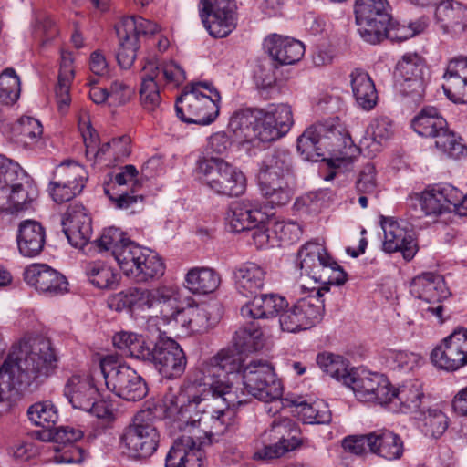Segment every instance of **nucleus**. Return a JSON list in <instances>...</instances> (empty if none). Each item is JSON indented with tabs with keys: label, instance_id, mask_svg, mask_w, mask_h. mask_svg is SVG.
Instances as JSON below:
<instances>
[{
	"label": "nucleus",
	"instance_id": "f257e3e1",
	"mask_svg": "<svg viewBox=\"0 0 467 467\" xmlns=\"http://www.w3.org/2000/svg\"><path fill=\"white\" fill-rule=\"evenodd\" d=\"M57 359L49 340L41 338L32 344L20 342L12 347L0 367V401L3 388L26 389L33 383H41L52 375Z\"/></svg>",
	"mask_w": 467,
	"mask_h": 467
},
{
	"label": "nucleus",
	"instance_id": "f03ea898",
	"mask_svg": "<svg viewBox=\"0 0 467 467\" xmlns=\"http://www.w3.org/2000/svg\"><path fill=\"white\" fill-rule=\"evenodd\" d=\"M297 150L309 161H318L324 157V150L331 151L337 166L351 163L358 153V147L341 126L322 123L310 126L298 137Z\"/></svg>",
	"mask_w": 467,
	"mask_h": 467
},
{
	"label": "nucleus",
	"instance_id": "7ed1b4c3",
	"mask_svg": "<svg viewBox=\"0 0 467 467\" xmlns=\"http://www.w3.org/2000/svg\"><path fill=\"white\" fill-rule=\"evenodd\" d=\"M294 177L293 157L283 149L265 154L260 164L258 182L262 195L272 206H283L292 198L289 181Z\"/></svg>",
	"mask_w": 467,
	"mask_h": 467
},
{
	"label": "nucleus",
	"instance_id": "20e7f679",
	"mask_svg": "<svg viewBox=\"0 0 467 467\" xmlns=\"http://www.w3.org/2000/svg\"><path fill=\"white\" fill-rule=\"evenodd\" d=\"M221 95L210 82H192L176 100L177 116L186 123L208 125L219 115Z\"/></svg>",
	"mask_w": 467,
	"mask_h": 467
},
{
	"label": "nucleus",
	"instance_id": "39448f33",
	"mask_svg": "<svg viewBox=\"0 0 467 467\" xmlns=\"http://www.w3.org/2000/svg\"><path fill=\"white\" fill-rule=\"evenodd\" d=\"M243 366L242 352L234 348H223L215 356L202 362L199 368L201 374L197 381L200 387H208L228 404L242 402L234 387L225 379L228 374L238 372Z\"/></svg>",
	"mask_w": 467,
	"mask_h": 467
},
{
	"label": "nucleus",
	"instance_id": "423d86ee",
	"mask_svg": "<svg viewBox=\"0 0 467 467\" xmlns=\"http://www.w3.org/2000/svg\"><path fill=\"white\" fill-rule=\"evenodd\" d=\"M212 397H218L208 387L188 386L177 394H166L162 400L165 417L171 419L175 428L190 422L200 421L206 416H212L206 411Z\"/></svg>",
	"mask_w": 467,
	"mask_h": 467
},
{
	"label": "nucleus",
	"instance_id": "0eeeda50",
	"mask_svg": "<svg viewBox=\"0 0 467 467\" xmlns=\"http://www.w3.org/2000/svg\"><path fill=\"white\" fill-rule=\"evenodd\" d=\"M198 180L218 195L239 196L246 187L244 173L222 158L203 157L197 161Z\"/></svg>",
	"mask_w": 467,
	"mask_h": 467
},
{
	"label": "nucleus",
	"instance_id": "6e6552de",
	"mask_svg": "<svg viewBox=\"0 0 467 467\" xmlns=\"http://www.w3.org/2000/svg\"><path fill=\"white\" fill-rule=\"evenodd\" d=\"M115 260L124 275L139 284L162 276L165 270L157 254L130 240L122 248L117 249Z\"/></svg>",
	"mask_w": 467,
	"mask_h": 467
},
{
	"label": "nucleus",
	"instance_id": "1a4fd4ad",
	"mask_svg": "<svg viewBox=\"0 0 467 467\" xmlns=\"http://www.w3.org/2000/svg\"><path fill=\"white\" fill-rule=\"evenodd\" d=\"M105 384L118 397L129 401L142 400L148 392L143 379L130 367L121 364L118 358L109 355L100 361Z\"/></svg>",
	"mask_w": 467,
	"mask_h": 467
},
{
	"label": "nucleus",
	"instance_id": "9d476101",
	"mask_svg": "<svg viewBox=\"0 0 467 467\" xmlns=\"http://www.w3.org/2000/svg\"><path fill=\"white\" fill-rule=\"evenodd\" d=\"M121 441L130 457L146 459L157 450L160 433L155 426V416L151 410L139 411L133 418L122 437Z\"/></svg>",
	"mask_w": 467,
	"mask_h": 467
},
{
	"label": "nucleus",
	"instance_id": "9b49d317",
	"mask_svg": "<svg viewBox=\"0 0 467 467\" xmlns=\"http://www.w3.org/2000/svg\"><path fill=\"white\" fill-rule=\"evenodd\" d=\"M355 15L358 31L364 41L375 45L384 39L391 21L387 0H356Z\"/></svg>",
	"mask_w": 467,
	"mask_h": 467
},
{
	"label": "nucleus",
	"instance_id": "f8f14e48",
	"mask_svg": "<svg viewBox=\"0 0 467 467\" xmlns=\"http://www.w3.org/2000/svg\"><path fill=\"white\" fill-rule=\"evenodd\" d=\"M323 296L308 294L285 310L279 317L281 329L288 333H300L318 324L325 311Z\"/></svg>",
	"mask_w": 467,
	"mask_h": 467
},
{
	"label": "nucleus",
	"instance_id": "ddd939ff",
	"mask_svg": "<svg viewBox=\"0 0 467 467\" xmlns=\"http://www.w3.org/2000/svg\"><path fill=\"white\" fill-rule=\"evenodd\" d=\"M212 416H206L205 419L196 422H190L177 427L182 431L168 453L175 457H188L196 461H204V451L202 446L213 442V437L215 436L214 430L211 425Z\"/></svg>",
	"mask_w": 467,
	"mask_h": 467
},
{
	"label": "nucleus",
	"instance_id": "4468645a",
	"mask_svg": "<svg viewBox=\"0 0 467 467\" xmlns=\"http://www.w3.org/2000/svg\"><path fill=\"white\" fill-rule=\"evenodd\" d=\"M243 381L247 393L265 402L282 397V383L266 361L252 360L246 365L243 369Z\"/></svg>",
	"mask_w": 467,
	"mask_h": 467
},
{
	"label": "nucleus",
	"instance_id": "2eb2a0df",
	"mask_svg": "<svg viewBox=\"0 0 467 467\" xmlns=\"http://www.w3.org/2000/svg\"><path fill=\"white\" fill-rule=\"evenodd\" d=\"M138 175L134 165H125L104 185L105 194L117 208L130 209L142 204L144 198L139 193L141 182Z\"/></svg>",
	"mask_w": 467,
	"mask_h": 467
},
{
	"label": "nucleus",
	"instance_id": "dca6fc26",
	"mask_svg": "<svg viewBox=\"0 0 467 467\" xmlns=\"http://www.w3.org/2000/svg\"><path fill=\"white\" fill-rule=\"evenodd\" d=\"M234 0H201L200 16L213 37L227 36L236 26Z\"/></svg>",
	"mask_w": 467,
	"mask_h": 467
},
{
	"label": "nucleus",
	"instance_id": "f3484780",
	"mask_svg": "<svg viewBox=\"0 0 467 467\" xmlns=\"http://www.w3.org/2000/svg\"><path fill=\"white\" fill-rule=\"evenodd\" d=\"M432 364L440 369L456 371L467 366V328L458 327L431 353Z\"/></svg>",
	"mask_w": 467,
	"mask_h": 467
},
{
	"label": "nucleus",
	"instance_id": "a211bd4d",
	"mask_svg": "<svg viewBox=\"0 0 467 467\" xmlns=\"http://www.w3.org/2000/svg\"><path fill=\"white\" fill-rule=\"evenodd\" d=\"M346 386L353 390L358 400L364 402L388 403L391 396L388 379L381 374L365 369L352 371V376L346 379Z\"/></svg>",
	"mask_w": 467,
	"mask_h": 467
},
{
	"label": "nucleus",
	"instance_id": "6ab92c4d",
	"mask_svg": "<svg viewBox=\"0 0 467 467\" xmlns=\"http://www.w3.org/2000/svg\"><path fill=\"white\" fill-rule=\"evenodd\" d=\"M150 361L166 379L182 376L187 366V358L181 346L175 340L162 336L155 343Z\"/></svg>",
	"mask_w": 467,
	"mask_h": 467
},
{
	"label": "nucleus",
	"instance_id": "aec40b11",
	"mask_svg": "<svg viewBox=\"0 0 467 467\" xmlns=\"http://www.w3.org/2000/svg\"><path fill=\"white\" fill-rule=\"evenodd\" d=\"M292 432H296V428L291 419L275 420L263 436L264 441H274V443L265 445L255 453V456L258 459H274L296 448L300 442L292 435Z\"/></svg>",
	"mask_w": 467,
	"mask_h": 467
},
{
	"label": "nucleus",
	"instance_id": "412c9836",
	"mask_svg": "<svg viewBox=\"0 0 467 467\" xmlns=\"http://www.w3.org/2000/svg\"><path fill=\"white\" fill-rule=\"evenodd\" d=\"M62 227L68 242L74 247L82 248L92 235L91 218L85 207L78 202L68 206L62 219Z\"/></svg>",
	"mask_w": 467,
	"mask_h": 467
},
{
	"label": "nucleus",
	"instance_id": "4be33fe9",
	"mask_svg": "<svg viewBox=\"0 0 467 467\" xmlns=\"http://www.w3.org/2000/svg\"><path fill=\"white\" fill-rule=\"evenodd\" d=\"M225 219L230 231L241 233L265 222L267 214L261 211L257 201L244 199L232 203Z\"/></svg>",
	"mask_w": 467,
	"mask_h": 467
},
{
	"label": "nucleus",
	"instance_id": "5701e85b",
	"mask_svg": "<svg viewBox=\"0 0 467 467\" xmlns=\"http://www.w3.org/2000/svg\"><path fill=\"white\" fill-rule=\"evenodd\" d=\"M24 280L38 292H68L67 278L47 265L32 264L24 271Z\"/></svg>",
	"mask_w": 467,
	"mask_h": 467
},
{
	"label": "nucleus",
	"instance_id": "b1692460",
	"mask_svg": "<svg viewBox=\"0 0 467 467\" xmlns=\"http://www.w3.org/2000/svg\"><path fill=\"white\" fill-rule=\"evenodd\" d=\"M368 451L388 462L399 461L405 452V444L398 433L381 428L369 432Z\"/></svg>",
	"mask_w": 467,
	"mask_h": 467
},
{
	"label": "nucleus",
	"instance_id": "393cba45",
	"mask_svg": "<svg viewBox=\"0 0 467 467\" xmlns=\"http://www.w3.org/2000/svg\"><path fill=\"white\" fill-rule=\"evenodd\" d=\"M442 88L447 97L460 103H467V57L451 59L443 75Z\"/></svg>",
	"mask_w": 467,
	"mask_h": 467
},
{
	"label": "nucleus",
	"instance_id": "a878e982",
	"mask_svg": "<svg viewBox=\"0 0 467 467\" xmlns=\"http://www.w3.org/2000/svg\"><path fill=\"white\" fill-rule=\"evenodd\" d=\"M384 232L383 250L387 253L401 252L406 260H411L417 251V244L411 233L391 219H385L382 223Z\"/></svg>",
	"mask_w": 467,
	"mask_h": 467
},
{
	"label": "nucleus",
	"instance_id": "bb28decb",
	"mask_svg": "<svg viewBox=\"0 0 467 467\" xmlns=\"http://www.w3.org/2000/svg\"><path fill=\"white\" fill-rule=\"evenodd\" d=\"M436 22L446 34L461 36L467 29V7L454 0L441 2L435 11Z\"/></svg>",
	"mask_w": 467,
	"mask_h": 467
},
{
	"label": "nucleus",
	"instance_id": "cd10ccee",
	"mask_svg": "<svg viewBox=\"0 0 467 467\" xmlns=\"http://www.w3.org/2000/svg\"><path fill=\"white\" fill-rule=\"evenodd\" d=\"M264 46L273 60L280 65H292L299 61L305 52L302 42L276 34L265 38Z\"/></svg>",
	"mask_w": 467,
	"mask_h": 467
},
{
	"label": "nucleus",
	"instance_id": "c85d7f7f",
	"mask_svg": "<svg viewBox=\"0 0 467 467\" xmlns=\"http://www.w3.org/2000/svg\"><path fill=\"white\" fill-rule=\"evenodd\" d=\"M64 395L75 409L90 408L93 400L99 393L92 379L85 375H73L67 381Z\"/></svg>",
	"mask_w": 467,
	"mask_h": 467
},
{
	"label": "nucleus",
	"instance_id": "c756f323",
	"mask_svg": "<svg viewBox=\"0 0 467 467\" xmlns=\"http://www.w3.org/2000/svg\"><path fill=\"white\" fill-rule=\"evenodd\" d=\"M46 233L42 224L35 220L19 223L16 241L20 254L26 257L38 255L44 248Z\"/></svg>",
	"mask_w": 467,
	"mask_h": 467
},
{
	"label": "nucleus",
	"instance_id": "7c9ffc66",
	"mask_svg": "<svg viewBox=\"0 0 467 467\" xmlns=\"http://www.w3.org/2000/svg\"><path fill=\"white\" fill-rule=\"evenodd\" d=\"M160 70L156 62L146 61L141 75L140 102L144 109L153 112L161 108Z\"/></svg>",
	"mask_w": 467,
	"mask_h": 467
},
{
	"label": "nucleus",
	"instance_id": "2f4dec72",
	"mask_svg": "<svg viewBox=\"0 0 467 467\" xmlns=\"http://www.w3.org/2000/svg\"><path fill=\"white\" fill-rule=\"evenodd\" d=\"M349 78L352 94L358 106L366 111L374 109L378 102V92L368 73L356 68Z\"/></svg>",
	"mask_w": 467,
	"mask_h": 467
},
{
	"label": "nucleus",
	"instance_id": "473e14b6",
	"mask_svg": "<svg viewBox=\"0 0 467 467\" xmlns=\"http://www.w3.org/2000/svg\"><path fill=\"white\" fill-rule=\"evenodd\" d=\"M222 284L221 275L208 266H194L185 274L183 286L189 292H216Z\"/></svg>",
	"mask_w": 467,
	"mask_h": 467
},
{
	"label": "nucleus",
	"instance_id": "72a5a7b5",
	"mask_svg": "<svg viewBox=\"0 0 467 467\" xmlns=\"http://www.w3.org/2000/svg\"><path fill=\"white\" fill-rule=\"evenodd\" d=\"M73 61L74 58L71 52H61V62L58 74V80L55 88L57 108L61 113H65L67 111L71 102L69 90L71 83L75 77Z\"/></svg>",
	"mask_w": 467,
	"mask_h": 467
},
{
	"label": "nucleus",
	"instance_id": "f704fd0d",
	"mask_svg": "<svg viewBox=\"0 0 467 467\" xmlns=\"http://www.w3.org/2000/svg\"><path fill=\"white\" fill-rule=\"evenodd\" d=\"M297 257L301 270L313 279L331 258L324 244L316 241L306 242L297 252Z\"/></svg>",
	"mask_w": 467,
	"mask_h": 467
},
{
	"label": "nucleus",
	"instance_id": "c9c22d12",
	"mask_svg": "<svg viewBox=\"0 0 467 467\" xmlns=\"http://www.w3.org/2000/svg\"><path fill=\"white\" fill-rule=\"evenodd\" d=\"M113 344L122 354L138 359L150 361L153 348L145 338L132 332H119L113 337Z\"/></svg>",
	"mask_w": 467,
	"mask_h": 467
},
{
	"label": "nucleus",
	"instance_id": "e433bc0d",
	"mask_svg": "<svg viewBox=\"0 0 467 467\" xmlns=\"http://www.w3.org/2000/svg\"><path fill=\"white\" fill-rule=\"evenodd\" d=\"M446 126L447 121L433 107L422 109L411 121L414 131L426 138H435Z\"/></svg>",
	"mask_w": 467,
	"mask_h": 467
},
{
	"label": "nucleus",
	"instance_id": "4c0bfd02",
	"mask_svg": "<svg viewBox=\"0 0 467 467\" xmlns=\"http://www.w3.org/2000/svg\"><path fill=\"white\" fill-rule=\"evenodd\" d=\"M19 175V180L10 183L8 210L12 213L26 211L31 207L32 202L37 197V190L29 182L23 183L24 173Z\"/></svg>",
	"mask_w": 467,
	"mask_h": 467
},
{
	"label": "nucleus",
	"instance_id": "58836bf2",
	"mask_svg": "<svg viewBox=\"0 0 467 467\" xmlns=\"http://www.w3.org/2000/svg\"><path fill=\"white\" fill-rule=\"evenodd\" d=\"M265 272L254 263H245L234 271L237 289L254 292L264 286Z\"/></svg>",
	"mask_w": 467,
	"mask_h": 467
},
{
	"label": "nucleus",
	"instance_id": "ea45409f",
	"mask_svg": "<svg viewBox=\"0 0 467 467\" xmlns=\"http://www.w3.org/2000/svg\"><path fill=\"white\" fill-rule=\"evenodd\" d=\"M186 315L188 328L193 333H200L208 327V322L213 317H218L222 315V306L217 302H213L202 303L194 308L192 304L191 306H188Z\"/></svg>",
	"mask_w": 467,
	"mask_h": 467
},
{
	"label": "nucleus",
	"instance_id": "a19ab883",
	"mask_svg": "<svg viewBox=\"0 0 467 467\" xmlns=\"http://www.w3.org/2000/svg\"><path fill=\"white\" fill-rule=\"evenodd\" d=\"M234 342L242 353L256 352L265 346L264 333L257 324L251 323L235 332Z\"/></svg>",
	"mask_w": 467,
	"mask_h": 467
},
{
	"label": "nucleus",
	"instance_id": "79ce46f5",
	"mask_svg": "<svg viewBox=\"0 0 467 467\" xmlns=\"http://www.w3.org/2000/svg\"><path fill=\"white\" fill-rule=\"evenodd\" d=\"M296 412L306 424H327L331 421V411L328 404L322 400L313 402L295 401Z\"/></svg>",
	"mask_w": 467,
	"mask_h": 467
},
{
	"label": "nucleus",
	"instance_id": "37998d69",
	"mask_svg": "<svg viewBox=\"0 0 467 467\" xmlns=\"http://www.w3.org/2000/svg\"><path fill=\"white\" fill-rule=\"evenodd\" d=\"M419 307L428 317H435L442 324L450 317L451 296L441 294H420Z\"/></svg>",
	"mask_w": 467,
	"mask_h": 467
},
{
	"label": "nucleus",
	"instance_id": "c03bdc74",
	"mask_svg": "<svg viewBox=\"0 0 467 467\" xmlns=\"http://www.w3.org/2000/svg\"><path fill=\"white\" fill-rule=\"evenodd\" d=\"M86 274L89 282L98 289H116L119 275L106 264L97 261L86 266Z\"/></svg>",
	"mask_w": 467,
	"mask_h": 467
},
{
	"label": "nucleus",
	"instance_id": "a18cd8bd",
	"mask_svg": "<svg viewBox=\"0 0 467 467\" xmlns=\"http://www.w3.org/2000/svg\"><path fill=\"white\" fill-rule=\"evenodd\" d=\"M256 116L249 112H235L228 123V130L239 143L254 142Z\"/></svg>",
	"mask_w": 467,
	"mask_h": 467
},
{
	"label": "nucleus",
	"instance_id": "49530a36",
	"mask_svg": "<svg viewBox=\"0 0 467 467\" xmlns=\"http://www.w3.org/2000/svg\"><path fill=\"white\" fill-rule=\"evenodd\" d=\"M317 363L325 373L338 381H342L344 385H346V379L350 378L352 371L355 370L353 368L349 369L348 362L343 357L328 352L318 354Z\"/></svg>",
	"mask_w": 467,
	"mask_h": 467
},
{
	"label": "nucleus",
	"instance_id": "de8ad7c7",
	"mask_svg": "<svg viewBox=\"0 0 467 467\" xmlns=\"http://www.w3.org/2000/svg\"><path fill=\"white\" fill-rule=\"evenodd\" d=\"M421 385L417 380L409 381L396 389H391L389 402L397 400L400 404L410 410H418L423 398Z\"/></svg>",
	"mask_w": 467,
	"mask_h": 467
},
{
	"label": "nucleus",
	"instance_id": "09e8293b",
	"mask_svg": "<svg viewBox=\"0 0 467 467\" xmlns=\"http://www.w3.org/2000/svg\"><path fill=\"white\" fill-rule=\"evenodd\" d=\"M158 26L151 21L142 17H125L116 26V29L119 30L125 37H134L139 43L140 36L153 35L158 31Z\"/></svg>",
	"mask_w": 467,
	"mask_h": 467
},
{
	"label": "nucleus",
	"instance_id": "8fccbe9b",
	"mask_svg": "<svg viewBox=\"0 0 467 467\" xmlns=\"http://www.w3.org/2000/svg\"><path fill=\"white\" fill-rule=\"evenodd\" d=\"M428 74V68L425 67L422 58L417 54H405L396 67L398 81L426 78Z\"/></svg>",
	"mask_w": 467,
	"mask_h": 467
},
{
	"label": "nucleus",
	"instance_id": "3c124183",
	"mask_svg": "<svg viewBox=\"0 0 467 467\" xmlns=\"http://www.w3.org/2000/svg\"><path fill=\"white\" fill-rule=\"evenodd\" d=\"M53 178L71 186H80L82 191L87 180V171L82 165L76 161H68L60 163L56 168Z\"/></svg>",
	"mask_w": 467,
	"mask_h": 467
},
{
	"label": "nucleus",
	"instance_id": "603ef678",
	"mask_svg": "<svg viewBox=\"0 0 467 467\" xmlns=\"http://www.w3.org/2000/svg\"><path fill=\"white\" fill-rule=\"evenodd\" d=\"M434 139H436V148L449 157L458 159L467 156V147L462 142V139L447 126Z\"/></svg>",
	"mask_w": 467,
	"mask_h": 467
},
{
	"label": "nucleus",
	"instance_id": "864d4df0",
	"mask_svg": "<svg viewBox=\"0 0 467 467\" xmlns=\"http://www.w3.org/2000/svg\"><path fill=\"white\" fill-rule=\"evenodd\" d=\"M420 420L422 431L426 436L431 438L441 437L448 428L447 416L437 408H431L427 411H423Z\"/></svg>",
	"mask_w": 467,
	"mask_h": 467
},
{
	"label": "nucleus",
	"instance_id": "5fc2aeb1",
	"mask_svg": "<svg viewBox=\"0 0 467 467\" xmlns=\"http://www.w3.org/2000/svg\"><path fill=\"white\" fill-rule=\"evenodd\" d=\"M20 79L13 68H7L0 74V103L11 106L20 97Z\"/></svg>",
	"mask_w": 467,
	"mask_h": 467
},
{
	"label": "nucleus",
	"instance_id": "6e6d98bb",
	"mask_svg": "<svg viewBox=\"0 0 467 467\" xmlns=\"http://www.w3.org/2000/svg\"><path fill=\"white\" fill-rule=\"evenodd\" d=\"M212 400H221L222 402L226 405L224 409L218 410L214 414H212L213 421L211 422V425L213 430H214L215 435H222L235 424L236 411L234 408L244 403V400L240 398L242 402L236 404H228L223 397H212Z\"/></svg>",
	"mask_w": 467,
	"mask_h": 467
},
{
	"label": "nucleus",
	"instance_id": "4d7b16f0",
	"mask_svg": "<svg viewBox=\"0 0 467 467\" xmlns=\"http://www.w3.org/2000/svg\"><path fill=\"white\" fill-rule=\"evenodd\" d=\"M314 280L321 284L323 286L317 290H329V285H341L347 280V273L343 268L331 257L326 265H323L320 272L316 275Z\"/></svg>",
	"mask_w": 467,
	"mask_h": 467
},
{
	"label": "nucleus",
	"instance_id": "13d9d810",
	"mask_svg": "<svg viewBox=\"0 0 467 467\" xmlns=\"http://www.w3.org/2000/svg\"><path fill=\"white\" fill-rule=\"evenodd\" d=\"M314 280L321 284L323 286L317 290H329V285H341L347 280V273L343 268L331 257L326 265H323L320 272L316 275Z\"/></svg>",
	"mask_w": 467,
	"mask_h": 467
},
{
	"label": "nucleus",
	"instance_id": "bf43d9fd",
	"mask_svg": "<svg viewBox=\"0 0 467 467\" xmlns=\"http://www.w3.org/2000/svg\"><path fill=\"white\" fill-rule=\"evenodd\" d=\"M29 420L36 426L50 429L58 419V413L49 401L37 402L27 410Z\"/></svg>",
	"mask_w": 467,
	"mask_h": 467
},
{
	"label": "nucleus",
	"instance_id": "052dcab7",
	"mask_svg": "<svg viewBox=\"0 0 467 467\" xmlns=\"http://www.w3.org/2000/svg\"><path fill=\"white\" fill-rule=\"evenodd\" d=\"M182 294H157L156 307L160 308L161 314L165 317H174L180 312H183L186 307L194 304L192 297L186 296L181 298Z\"/></svg>",
	"mask_w": 467,
	"mask_h": 467
},
{
	"label": "nucleus",
	"instance_id": "680f3d73",
	"mask_svg": "<svg viewBox=\"0 0 467 467\" xmlns=\"http://www.w3.org/2000/svg\"><path fill=\"white\" fill-rule=\"evenodd\" d=\"M130 240L125 237L123 232L115 227L105 229L101 236L95 241L99 251L110 252L115 258L117 249L122 248Z\"/></svg>",
	"mask_w": 467,
	"mask_h": 467
},
{
	"label": "nucleus",
	"instance_id": "e2e57ef3",
	"mask_svg": "<svg viewBox=\"0 0 467 467\" xmlns=\"http://www.w3.org/2000/svg\"><path fill=\"white\" fill-rule=\"evenodd\" d=\"M254 123V141L271 142L280 139L284 135L272 122L271 117H266L263 111H259Z\"/></svg>",
	"mask_w": 467,
	"mask_h": 467
},
{
	"label": "nucleus",
	"instance_id": "0e129e2a",
	"mask_svg": "<svg viewBox=\"0 0 467 467\" xmlns=\"http://www.w3.org/2000/svg\"><path fill=\"white\" fill-rule=\"evenodd\" d=\"M411 291L420 292H444L447 290L442 275L435 273H423L414 277L410 283Z\"/></svg>",
	"mask_w": 467,
	"mask_h": 467
},
{
	"label": "nucleus",
	"instance_id": "69168bd1",
	"mask_svg": "<svg viewBox=\"0 0 467 467\" xmlns=\"http://www.w3.org/2000/svg\"><path fill=\"white\" fill-rule=\"evenodd\" d=\"M119 40V48L117 52V60L120 67L130 68L136 58L137 50L140 47V43H137L133 37H125L121 35L120 31L116 29Z\"/></svg>",
	"mask_w": 467,
	"mask_h": 467
},
{
	"label": "nucleus",
	"instance_id": "338daca9",
	"mask_svg": "<svg viewBox=\"0 0 467 467\" xmlns=\"http://www.w3.org/2000/svg\"><path fill=\"white\" fill-rule=\"evenodd\" d=\"M20 141L25 145H33L43 134V127L39 120L32 117H22L18 121Z\"/></svg>",
	"mask_w": 467,
	"mask_h": 467
},
{
	"label": "nucleus",
	"instance_id": "774afa93",
	"mask_svg": "<svg viewBox=\"0 0 467 467\" xmlns=\"http://www.w3.org/2000/svg\"><path fill=\"white\" fill-rule=\"evenodd\" d=\"M263 113L273 119L272 122L282 131L284 136L290 130L294 123L292 109L290 106L285 104L272 106Z\"/></svg>",
	"mask_w": 467,
	"mask_h": 467
}]
</instances>
